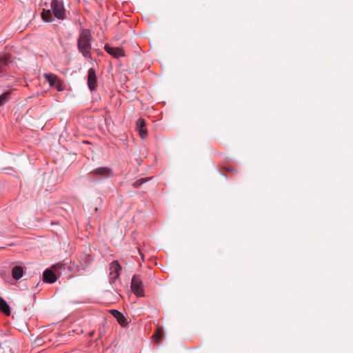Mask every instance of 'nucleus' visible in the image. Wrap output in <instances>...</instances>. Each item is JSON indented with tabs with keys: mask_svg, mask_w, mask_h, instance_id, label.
Returning <instances> with one entry per match:
<instances>
[{
	"mask_svg": "<svg viewBox=\"0 0 353 353\" xmlns=\"http://www.w3.org/2000/svg\"><path fill=\"white\" fill-rule=\"evenodd\" d=\"M91 34L88 30H83L78 39V48L85 57H88L90 53Z\"/></svg>",
	"mask_w": 353,
	"mask_h": 353,
	"instance_id": "f257e3e1",
	"label": "nucleus"
},
{
	"mask_svg": "<svg viewBox=\"0 0 353 353\" xmlns=\"http://www.w3.org/2000/svg\"><path fill=\"white\" fill-rule=\"evenodd\" d=\"M131 290L132 292L139 297L144 296L143 282L138 275H134L131 282Z\"/></svg>",
	"mask_w": 353,
	"mask_h": 353,
	"instance_id": "f03ea898",
	"label": "nucleus"
},
{
	"mask_svg": "<svg viewBox=\"0 0 353 353\" xmlns=\"http://www.w3.org/2000/svg\"><path fill=\"white\" fill-rule=\"evenodd\" d=\"M89 174L97 176L99 179H103L112 177L113 176V172L112 169L108 167H101L92 170Z\"/></svg>",
	"mask_w": 353,
	"mask_h": 353,
	"instance_id": "7ed1b4c3",
	"label": "nucleus"
},
{
	"mask_svg": "<svg viewBox=\"0 0 353 353\" xmlns=\"http://www.w3.org/2000/svg\"><path fill=\"white\" fill-rule=\"evenodd\" d=\"M51 9L53 11L54 15L57 18L59 19H64L65 18V10L61 1L52 0L51 3Z\"/></svg>",
	"mask_w": 353,
	"mask_h": 353,
	"instance_id": "20e7f679",
	"label": "nucleus"
},
{
	"mask_svg": "<svg viewBox=\"0 0 353 353\" xmlns=\"http://www.w3.org/2000/svg\"><path fill=\"white\" fill-rule=\"evenodd\" d=\"M121 267L118 261H114L110 264V281L114 282L120 275Z\"/></svg>",
	"mask_w": 353,
	"mask_h": 353,
	"instance_id": "39448f33",
	"label": "nucleus"
},
{
	"mask_svg": "<svg viewBox=\"0 0 353 353\" xmlns=\"http://www.w3.org/2000/svg\"><path fill=\"white\" fill-rule=\"evenodd\" d=\"M88 85L91 91L96 90L97 87V78L95 70L93 68H90L88 70Z\"/></svg>",
	"mask_w": 353,
	"mask_h": 353,
	"instance_id": "423d86ee",
	"label": "nucleus"
},
{
	"mask_svg": "<svg viewBox=\"0 0 353 353\" xmlns=\"http://www.w3.org/2000/svg\"><path fill=\"white\" fill-rule=\"evenodd\" d=\"M105 50L114 58H119L125 56L124 51L120 48L112 47L110 46L105 45Z\"/></svg>",
	"mask_w": 353,
	"mask_h": 353,
	"instance_id": "0eeeda50",
	"label": "nucleus"
},
{
	"mask_svg": "<svg viewBox=\"0 0 353 353\" xmlns=\"http://www.w3.org/2000/svg\"><path fill=\"white\" fill-rule=\"evenodd\" d=\"M136 129L138 131L139 136L144 139L147 137L148 132L145 128V122L142 118H139L136 123Z\"/></svg>",
	"mask_w": 353,
	"mask_h": 353,
	"instance_id": "6e6552de",
	"label": "nucleus"
},
{
	"mask_svg": "<svg viewBox=\"0 0 353 353\" xmlns=\"http://www.w3.org/2000/svg\"><path fill=\"white\" fill-rule=\"evenodd\" d=\"M57 278L52 269H47L43 274V280L46 283H53L57 281Z\"/></svg>",
	"mask_w": 353,
	"mask_h": 353,
	"instance_id": "1a4fd4ad",
	"label": "nucleus"
},
{
	"mask_svg": "<svg viewBox=\"0 0 353 353\" xmlns=\"http://www.w3.org/2000/svg\"><path fill=\"white\" fill-rule=\"evenodd\" d=\"M112 316L117 320L119 323L121 325H125L128 322L123 314L117 310H112L110 311Z\"/></svg>",
	"mask_w": 353,
	"mask_h": 353,
	"instance_id": "9d476101",
	"label": "nucleus"
},
{
	"mask_svg": "<svg viewBox=\"0 0 353 353\" xmlns=\"http://www.w3.org/2000/svg\"><path fill=\"white\" fill-rule=\"evenodd\" d=\"M43 76L46 81L49 83L50 87H54V85L59 80L58 77L52 73H45Z\"/></svg>",
	"mask_w": 353,
	"mask_h": 353,
	"instance_id": "9b49d317",
	"label": "nucleus"
},
{
	"mask_svg": "<svg viewBox=\"0 0 353 353\" xmlns=\"http://www.w3.org/2000/svg\"><path fill=\"white\" fill-rule=\"evenodd\" d=\"M0 310L7 316L10 315V307L1 297H0Z\"/></svg>",
	"mask_w": 353,
	"mask_h": 353,
	"instance_id": "f8f14e48",
	"label": "nucleus"
},
{
	"mask_svg": "<svg viewBox=\"0 0 353 353\" xmlns=\"http://www.w3.org/2000/svg\"><path fill=\"white\" fill-rule=\"evenodd\" d=\"M12 275L14 279H19L22 276V267L15 266L12 270Z\"/></svg>",
	"mask_w": 353,
	"mask_h": 353,
	"instance_id": "ddd939ff",
	"label": "nucleus"
},
{
	"mask_svg": "<svg viewBox=\"0 0 353 353\" xmlns=\"http://www.w3.org/2000/svg\"><path fill=\"white\" fill-rule=\"evenodd\" d=\"M42 19L46 22H51L53 21L52 14L50 10H43L41 13Z\"/></svg>",
	"mask_w": 353,
	"mask_h": 353,
	"instance_id": "4468645a",
	"label": "nucleus"
},
{
	"mask_svg": "<svg viewBox=\"0 0 353 353\" xmlns=\"http://www.w3.org/2000/svg\"><path fill=\"white\" fill-rule=\"evenodd\" d=\"M10 99V92H5L0 95V107L6 103Z\"/></svg>",
	"mask_w": 353,
	"mask_h": 353,
	"instance_id": "2eb2a0df",
	"label": "nucleus"
},
{
	"mask_svg": "<svg viewBox=\"0 0 353 353\" xmlns=\"http://www.w3.org/2000/svg\"><path fill=\"white\" fill-rule=\"evenodd\" d=\"M8 62L9 59L6 56L0 59V73L5 70Z\"/></svg>",
	"mask_w": 353,
	"mask_h": 353,
	"instance_id": "dca6fc26",
	"label": "nucleus"
},
{
	"mask_svg": "<svg viewBox=\"0 0 353 353\" xmlns=\"http://www.w3.org/2000/svg\"><path fill=\"white\" fill-rule=\"evenodd\" d=\"M0 353H11V349L8 344H0Z\"/></svg>",
	"mask_w": 353,
	"mask_h": 353,
	"instance_id": "f3484780",
	"label": "nucleus"
},
{
	"mask_svg": "<svg viewBox=\"0 0 353 353\" xmlns=\"http://www.w3.org/2000/svg\"><path fill=\"white\" fill-rule=\"evenodd\" d=\"M148 180H149L148 178H143V179H138L135 182H134L133 186L134 188H137L140 187L143 183L148 181Z\"/></svg>",
	"mask_w": 353,
	"mask_h": 353,
	"instance_id": "a211bd4d",
	"label": "nucleus"
},
{
	"mask_svg": "<svg viewBox=\"0 0 353 353\" xmlns=\"http://www.w3.org/2000/svg\"><path fill=\"white\" fill-rule=\"evenodd\" d=\"M161 335H162V330L161 328H158L156 331V332L154 333V334L153 335V338H154L155 341H159L161 340Z\"/></svg>",
	"mask_w": 353,
	"mask_h": 353,
	"instance_id": "6ab92c4d",
	"label": "nucleus"
},
{
	"mask_svg": "<svg viewBox=\"0 0 353 353\" xmlns=\"http://www.w3.org/2000/svg\"><path fill=\"white\" fill-rule=\"evenodd\" d=\"M54 87L58 90V91H62L63 90V87L62 85V83L60 80L54 85Z\"/></svg>",
	"mask_w": 353,
	"mask_h": 353,
	"instance_id": "aec40b11",
	"label": "nucleus"
},
{
	"mask_svg": "<svg viewBox=\"0 0 353 353\" xmlns=\"http://www.w3.org/2000/svg\"><path fill=\"white\" fill-rule=\"evenodd\" d=\"M63 266L61 263H57L55 265H53L50 269H52L53 271H57L61 268H62Z\"/></svg>",
	"mask_w": 353,
	"mask_h": 353,
	"instance_id": "412c9836",
	"label": "nucleus"
}]
</instances>
